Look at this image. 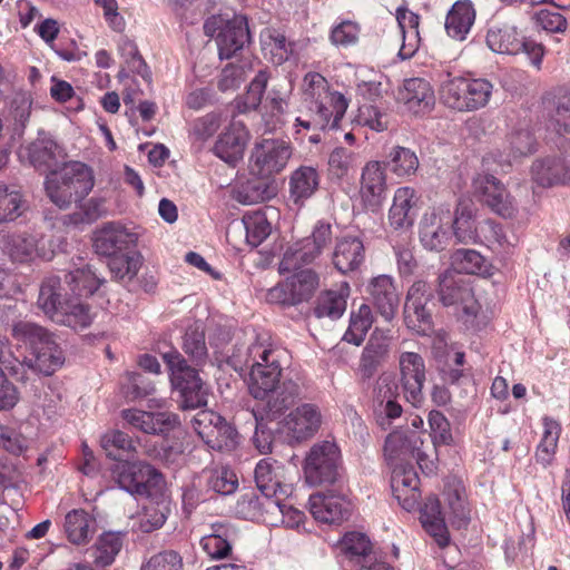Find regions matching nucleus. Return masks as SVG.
I'll use <instances>...</instances> for the list:
<instances>
[{
    "instance_id": "c85d7f7f",
    "label": "nucleus",
    "mask_w": 570,
    "mask_h": 570,
    "mask_svg": "<svg viewBox=\"0 0 570 570\" xmlns=\"http://www.w3.org/2000/svg\"><path fill=\"white\" fill-rule=\"evenodd\" d=\"M71 297L66 278L62 281L58 275H50L40 285L37 305L48 317L52 318Z\"/></svg>"
},
{
    "instance_id": "cd10ccee",
    "label": "nucleus",
    "mask_w": 570,
    "mask_h": 570,
    "mask_svg": "<svg viewBox=\"0 0 570 570\" xmlns=\"http://www.w3.org/2000/svg\"><path fill=\"white\" fill-rule=\"evenodd\" d=\"M283 465L271 458L261 460L255 468L254 478L258 490L266 498H279L288 494L283 483Z\"/></svg>"
},
{
    "instance_id": "72a5a7b5",
    "label": "nucleus",
    "mask_w": 570,
    "mask_h": 570,
    "mask_svg": "<svg viewBox=\"0 0 570 570\" xmlns=\"http://www.w3.org/2000/svg\"><path fill=\"white\" fill-rule=\"evenodd\" d=\"M348 295L350 286L346 283L342 284L337 288H332L322 292L315 302V316L318 318H340L346 309Z\"/></svg>"
},
{
    "instance_id": "13d9d810",
    "label": "nucleus",
    "mask_w": 570,
    "mask_h": 570,
    "mask_svg": "<svg viewBox=\"0 0 570 570\" xmlns=\"http://www.w3.org/2000/svg\"><path fill=\"white\" fill-rule=\"evenodd\" d=\"M446 510L445 517L456 527L465 525L470 519V510L466 504L463 490L460 488H449L445 491Z\"/></svg>"
},
{
    "instance_id": "0e129e2a",
    "label": "nucleus",
    "mask_w": 570,
    "mask_h": 570,
    "mask_svg": "<svg viewBox=\"0 0 570 570\" xmlns=\"http://www.w3.org/2000/svg\"><path fill=\"white\" fill-rule=\"evenodd\" d=\"M216 429L205 440V443L213 450L232 451L236 448L238 433L224 417L217 423Z\"/></svg>"
},
{
    "instance_id": "6e6552de",
    "label": "nucleus",
    "mask_w": 570,
    "mask_h": 570,
    "mask_svg": "<svg viewBox=\"0 0 570 570\" xmlns=\"http://www.w3.org/2000/svg\"><path fill=\"white\" fill-rule=\"evenodd\" d=\"M342 456L337 444L333 441L315 443L308 451L304 473L312 485L335 483L341 478Z\"/></svg>"
},
{
    "instance_id": "a878e982",
    "label": "nucleus",
    "mask_w": 570,
    "mask_h": 570,
    "mask_svg": "<svg viewBox=\"0 0 570 570\" xmlns=\"http://www.w3.org/2000/svg\"><path fill=\"white\" fill-rule=\"evenodd\" d=\"M248 139L249 135L244 124L233 121L230 126L219 135L214 146V153L225 163L235 165L243 158Z\"/></svg>"
},
{
    "instance_id": "603ef678",
    "label": "nucleus",
    "mask_w": 570,
    "mask_h": 570,
    "mask_svg": "<svg viewBox=\"0 0 570 570\" xmlns=\"http://www.w3.org/2000/svg\"><path fill=\"white\" fill-rule=\"evenodd\" d=\"M560 432L561 426L556 420L543 419V434L537 448L535 459L544 468L551 463L554 456Z\"/></svg>"
},
{
    "instance_id": "49530a36",
    "label": "nucleus",
    "mask_w": 570,
    "mask_h": 570,
    "mask_svg": "<svg viewBox=\"0 0 570 570\" xmlns=\"http://www.w3.org/2000/svg\"><path fill=\"white\" fill-rule=\"evenodd\" d=\"M281 354L282 351L277 348H271L263 344L256 343L247 348L246 357L244 361L234 360L235 366H246L249 368L256 367H274L282 368L281 366Z\"/></svg>"
},
{
    "instance_id": "e2e57ef3",
    "label": "nucleus",
    "mask_w": 570,
    "mask_h": 570,
    "mask_svg": "<svg viewBox=\"0 0 570 570\" xmlns=\"http://www.w3.org/2000/svg\"><path fill=\"white\" fill-rule=\"evenodd\" d=\"M358 161L357 154L345 147H336L328 157V171L332 177L342 179L353 170Z\"/></svg>"
},
{
    "instance_id": "6e6d98bb",
    "label": "nucleus",
    "mask_w": 570,
    "mask_h": 570,
    "mask_svg": "<svg viewBox=\"0 0 570 570\" xmlns=\"http://www.w3.org/2000/svg\"><path fill=\"white\" fill-rule=\"evenodd\" d=\"M121 548L122 535L120 532L102 533L95 546V563L99 567H107L111 564Z\"/></svg>"
},
{
    "instance_id": "a18cd8bd",
    "label": "nucleus",
    "mask_w": 570,
    "mask_h": 570,
    "mask_svg": "<svg viewBox=\"0 0 570 570\" xmlns=\"http://www.w3.org/2000/svg\"><path fill=\"white\" fill-rule=\"evenodd\" d=\"M374 315L372 308L367 304H361L356 311H352L350 317V325L343 336L347 343L360 346L372 327Z\"/></svg>"
},
{
    "instance_id": "393cba45",
    "label": "nucleus",
    "mask_w": 570,
    "mask_h": 570,
    "mask_svg": "<svg viewBox=\"0 0 570 570\" xmlns=\"http://www.w3.org/2000/svg\"><path fill=\"white\" fill-rule=\"evenodd\" d=\"M366 292L370 295L377 313L386 321L391 322L400 304V295L393 278L389 275H379L373 277L367 285Z\"/></svg>"
},
{
    "instance_id": "338daca9",
    "label": "nucleus",
    "mask_w": 570,
    "mask_h": 570,
    "mask_svg": "<svg viewBox=\"0 0 570 570\" xmlns=\"http://www.w3.org/2000/svg\"><path fill=\"white\" fill-rule=\"evenodd\" d=\"M208 487L216 493L228 495L236 491L238 480L228 466H216L209 470Z\"/></svg>"
},
{
    "instance_id": "8fccbe9b",
    "label": "nucleus",
    "mask_w": 570,
    "mask_h": 570,
    "mask_svg": "<svg viewBox=\"0 0 570 570\" xmlns=\"http://www.w3.org/2000/svg\"><path fill=\"white\" fill-rule=\"evenodd\" d=\"M282 368H250L249 391L255 399L264 400L279 384Z\"/></svg>"
},
{
    "instance_id": "4468645a",
    "label": "nucleus",
    "mask_w": 570,
    "mask_h": 570,
    "mask_svg": "<svg viewBox=\"0 0 570 570\" xmlns=\"http://www.w3.org/2000/svg\"><path fill=\"white\" fill-rule=\"evenodd\" d=\"M476 195L497 215L513 218L518 213V203L505 186L493 175H478L473 180Z\"/></svg>"
},
{
    "instance_id": "c9c22d12",
    "label": "nucleus",
    "mask_w": 570,
    "mask_h": 570,
    "mask_svg": "<svg viewBox=\"0 0 570 570\" xmlns=\"http://www.w3.org/2000/svg\"><path fill=\"white\" fill-rule=\"evenodd\" d=\"M396 20L402 35V46L399 50V57L403 60L410 59L419 49V16L407 9L399 8Z\"/></svg>"
},
{
    "instance_id": "e433bc0d",
    "label": "nucleus",
    "mask_w": 570,
    "mask_h": 570,
    "mask_svg": "<svg viewBox=\"0 0 570 570\" xmlns=\"http://www.w3.org/2000/svg\"><path fill=\"white\" fill-rule=\"evenodd\" d=\"M475 11L468 0L456 1L449 11L445 20V29L450 37L464 40L474 23Z\"/></svg>"
},
{
    "instance_id": "9d476101",
    "label": "nucleus",
    "mask_w": 570,
    "mask_h": 570,
    "mask_svg": "<svg viewBox=\"0 0 570 570\" xmlns=\"http://www.w3.org/2000/svg\"><path fill=\"white\" fill-rule=\"evenodd\" d=\"M293 272L292 276L267 292V302L294 306L312 297L320 285L317 274L309 268Z\"/></svg>"
},
{
    "instance_id": "5fc2aeb1",
    "label": "nucleus",
    "mask_w": 570,
    "mask_h": 570,
    "mask_svg": "<svg viewBox=\"0 0 570 570\" xmlns=\"http://www.w3.org/2000/svg\"><path fill=\"white\" fill-rule=\"evenodd\" d=\"M183 350L197 365L206 362L208 352L205 341V331L202 324L195 323L187 328L184 336Z\"/></svg>"
},
{
    "instance_id": "20e7f679",
    "label": "nucleus",
    "mask_w": 570,
    "mask_h": 570,
    "mask_svg": "<svg viewBox=\"0 0 570 570\" xmlns=\"http://www.w3.org/2000/svg\"><path fill=\"white\" fill-rule=\"evenodd\" d=\"M493 85L484 78L454 77L442 82L441 100L459 111H473L485 107L492 96Z\"/></svg>"
},
{
    "instance_id": "680f3d73",
    "label": "nucleus",
    "mask_w": 570,
    "mask_h": 570,
    "mask_svg": "<svg viewBox=\"0 0 570 570\" xmlns=\"http://www.w3.org/2000/svg\"><path fill=\"white\" fill-rule=\"evenodd\" d=\"M426 305L428 302L405 303L404 305V320L407 327L423 335L432 328V315Z\"/></svg>"
},
{
    "instance_id": "ddd939ff",
    "label": "nucleus",
    "mask_w": 570,
    "mask_h": 570,
    "mask_svg": "<svg viewBox=\"0 0 570 570\" xmlns=\"http://www.w3.org/2000/svg\"><path fill=\"white\" fill-rule=\"evenodd\" d=\"M292 155L288 142L279 139H264L252 153V171L261 177H269L282 171Z\"/></svg>"
},
{
    "instance_id": "f257e3e1",
    "label": "nucleus",
    "mask_w": 570,
    "mask_h": 570,
    "mask_svg": "<svg viewBox=\"0 0 570 570\" xmlns=\"http://www.w3.org/2000/svg\"><path fill=\"white\" fill-rule=\"evenodd\" d=\"M12 332L16 337L30 344V355L23 358L22 366L49 376L63 365L65 352L55 336L43 327L30 322H19L13 325Z\"/></svg>"
},
{
    "instance_id": "473e14b6",
    "label": "nucleus",
    "mask_w": 570,
    "mask_h": 570,
    "mask_svg": "<svg viewBox=\"0 0 570 570\" xmlns=\"http://www.w3.org/2000/svg\"><path fill=\"white\" fill-rule=\"evenodd\" d=\"M445 513L441 511L440 501L430 497L421 509L420 520L425 531L432 535L440 547L449 543V532L445 525Z\"/></svg>"
},
{
    "instance_id": "6ab92c4d",
    "label": "nucleus",
    "mask_w": 570,
    "mask_h": 570,
    "mask_svg": "<svg viewBox=\"0 0 570 570\" xmlns=\"http://www.w3.org/2000/svg\"><path fill=\"white\" fill-rule=\"evenodd\" d=\"M385 167L376 160L366 163L360 179V197L362 204L371 212H377L386 197Z\"/></svg>"
},
{
    "instance_id": "2eb2a0df",
    "label": "nucleus",
    "mask_w": 570,
    "mask_h": 570,
    "mask_svg": "<svg viewBox=\"0 0 570 570\" xmlns=\"http://www.w3.org/2000/svg\"><path fill=\"white\" fill-rule=\"evenodd\" d=\"M452 214L449 207H432L424 213L419 226V236L422 246L429 250L440 252L445 248L450 239V225Z\"/></svg>"
},
{
    "instance_id": "a19ab883",
    "label": "nucleus",
    "mask_w": 570,
    "mask_h": 570,
    "mask_svg": "<svg viewBox=\"0 0 570 570\" xmlns=\"http://www.w3.org/2000/svg\"><path fill=\"white\" fill-rule=\"evenodd\" d=\"M450 227H452L453 235L459 243H479L480 225H475L472 208L469 204H459L455 212V217H452Z\"/></svg>"
},
{
    "instance_id": "f704fd0d",
    "label": "nucleus",
    "mask_w": 570,
    "mask_h": 570,
    "mask_svg": "<svg viewBox=\"0 0 570 570\" xmlns=\"http://www.w3.org/2000/svg\"><path fill=\"white\" fill-rule=\"evenodd\" d=\"M63 530L72 544H86L95 533V519L83 509H75L65 517Z\"/></svg>"
},
{
    "instance_id": "bf43d9fd",
    "label": "nucleus",
    "mask_w": 570,
    "mask_h": 570,
    "mask_svg": "<svg viewBox=\"0 0 570 570\" xmlns=\"http://www.w3.org/2000/svg\"><path fill=\"white\" fill-rule=\"evenodd\" d=\"M246 242L252 247L261 245L271 234V224L262 212L247 213L243 217Z\"/></svg>"
},
{
    "instance_id": "7c9ffc66",
    "label": "nucleus",
    "mask_w": 570,
    "mask_h": 570,
    "mask_svg": "<svg viewBox=\"0 0 570 570\" xmlns=\"http://www.w3.org/2000/svg\"><path fill=\"white\" fill-rule=\"evenodd\" d=\"M364 261V246L355 236H344L336 240L332 262L334 267L343 274L353 272Z\"/></svg>"
},
{
    "instance_id": "37998d69",
    "label": "nucleus",
    "mask_w": 570,
    "mask_h": 570,
    "mask_svg": "<svg viewBox=\"0 0 570 570\" xmlns=\"http://www.w3.org/2000/svg\"><path fill=\"white\" fill-rule=\"evenodd\" d=\"M65 277L69 291L76 297L91 296L105 282L90 266L66 273Z\"/></svg>"
},
{
    "instance_id": "2f4dec72",
    "label": "nucleus",
    "mask_w": 570,
    "mask_h": 570,
    "mask_svg": "<svg viewBox=\"0 0 570 570\" xmlns=\"http://www.w3.org/2000/svg\"><path fill=\"white\" fill-rule=\"evenodd\" d=\"M399 99L410 111L425 112L434 105V92L426 80L412 78L404 81Z\"/></svg>"
},
{
    "instance_id": "58836bf2",
    "label": "nucleus",
    "mask_w": 570,
    "mask_h": 570,
    "mask_svg": "<svg viewBox=\"0 0 570 570\" xmlns=\"http://www.w3.org/2000/svg\"><path fill=\"white\" fill-rule=\"evenodd\" d=\"M299 386L292 382H284L282 385L275 387L274 392L265 397L267 403L265 405V414L268 420H274L279 416L285 410L289 409L299 399Z\"/></svg>"
},
{
    "instance_id": "ea45409f",
    "label": "nucleus",
    "mask_w": 570,
    "mask_h": 570,
    "mask_svg": "<svg viewBox=\"0 0 570 570\" xmlns=\"http://www.w3.org/2000/svg\"><path fill=\"white\" fill-rule=\"evenodd\" d=\"M320 186V175L312 166H301L289 178V193L295 203L309 198Z\"/></svg>"
},
{
    "instance_id": "f03ea898",
    "label": "nucleus",
    "mask_w": 570,
    "mask_h": 570,
    "mask_svg": "<svg viewBox=\"0 0 570 570\" xmlns=\"http://www.w3.org/2000/svg\"><path fill=\"white\" fill-rule=\"evenodd\" d=\"M95 180L90 167L80 161H69L51 170L45 180L49 199L61 209L83 199L94 188Z\"/></svg>"
},
{
    "instance_id": "423d86ee",
    "label": "nucleus",
    "mask_w": 570,
    "mask_h": 570,
    "mask_svg": "<svg viewBox=\"0 0 570 570\" xmlns=\"http://www.w3.org/2000/svg\"><path fill=\"white\" fill-rule=\"evenodd\" d=\"M438 281V294L441 303L444 306L453 307L454 314L464 323L472 322L481 307L469 283L452 269L444 271Z\"/></svg>"
},
{
    "instance_id": "79ce46f5",
    "label": "nucleus",
    "mask_w": 570,
    "mask_h": 570,
    "mask_svg": "<svg viewBox=\"0 0 570 570\" xmlns=\"http://www.w3.org/2000/svg\"><path fill=\"white\" fill-rule=\"evenodd\" d=\"M261 43L264 56L273 63L281 65L292 52V45L283 32L274 28H265L261 33Z\"/></svg>"
},
{
    "instance_id": "bb28decb",
    "label": "nucleus",
    "mask_w": 570,
    "mask_h": 570,
    "mask_svg": "<svg viewBox=\"0 0 570 570\" xmlns=\"http://www.w3.org/2000/svg\"><path fill=\"white\" fill-rule=\"evenodd\" d=\"M419 196L412 187H400L395 190L389 210V224L394 229H405L413 225L416 216Z\"/></svg>"
},
{
    "instance_id": "4d7b16f0",
    "label": "nucleus",
    "mask_w": 570,
    "mask_h": 570,
    "mask_svg": "<svg viewBox=\"0 0 570 570\" xmlns=\"http://www.w3.org/2000/svg\"><path fill=\"white\" fill-rule=\"evenodd\" d=\"M142 264L141 255L137 253L117 254L110 257L108 267L112 276L118 281H131L138 274Z\"/></svg>"
},
{
    "instance_id": "de8ad7c7",
    "label": "nucleus",
    "mask_w": 570,
    "mask_h": 570,
    "mask_svg": "<svg viewBox=\"0 0 570 570\" xmlns=\"http://www.w3.org/2000/svg\"><path fill=\"white\" fill-rule=\"evenodd\" d=\"M30 161L36 168L53 170L62 157L60 147L50 139H38L29 148Z\"/></svg>"
},
{
    "instance_id": "f8f14e48",
    "label": "nucleus",
    "mask_w": 570,
    "mask_h": 570,
    "mask_svg": "<svg viewBox=\"0 0 570 570\" xmlns=\"http://www.w3.org/2000/svg\"><path fill=\"white\" fill-rule=\"evenodd\" d=\"M323 424V414L315 403H302L293 409L281 422L282 432L291 442L312 439Z\"/></svg>"
},
{
    "instance_id": "4c0bfd02",
    "label": "nucleus",
    "mask_w": 570,
    "mask_h": 570,
    "mask_svg": "<svg viewBox=\"0 0 570 570\" xmlns=\"http://www.w3.org/2000/svg\"><path fill=\"white\" fill-rule=\"evenodd\" d=\"M51 320L73 330H83L91 324L94 315L89 305L85 304L80 297L72 296Z\"/></svg>"
},
{
    "instance_id": "dca6fc26",
    "label": "nucleus",
    "mask_w": 570,
    "mask_h": 570,
    "mask_svg": "<svg viewBox=\"0 0 570 570\" xmlns=\"http://www.w3.org/2000/svg\"><path fill=\"white\" fill-rule=\"evenodd\" d=\"M116 480L131 494L149 495L151 489L161 485L163 475L148 463H122L117 466Z\"/></svg>"
},
{
    "instance_id": "c756f323",
    "label": "nucleus",
    "mask_w": 570,
    "mask_h": 570,
    "mask_svg": "<svg viewBox=\"0 0 570 570\" xmlns=\"http://www.w3.org/2000/svg\"><path fill=\"white\" fill-rule=\"evenodd\" d=\"M134 242V235L126 228L108 224L96 233L94 247L97 254L112 257L127 249Z\"/></svg>"
},
{
    "instance_id": "aec40b11",
    "label": "nucleus",
    "mask_w": 570,
    "mask_h": 570,
    "mask_svg": "<svg viewBox=\"0 0 570 570\" xmlns=\"http://www.w3.org/2000/svg\"><path fill=\"white\" fill-rule=\"evenodd\" d=\"M392 335L390 330L376 327L366 346L363 348L358 373L363 380H370L377 368L387 360L391 350Z\"/></svg>"
},
{
    "instance_id": "7ed1b4c3",
    "label": "nucleus",
    "mask_w": 570,
    "mask_h": 570,
    "mask_svg": "<svg viewBox=\"0 0 570 570\" xmlns=\"http://www.w3.org/2000/svg\"><path fill=\"white\" fill-rule=\"evenodd\" d=\"M390 465L417 463L420 469L431 474L435 471L434 449L425 444L422 433L415 430H396L389 434L384 448Z\"/></svg>"
},
{
    "instance_id": "f3484780",
    "label": "nucleus",
    "mask_w": 570,
    "mask_h": 570,
    "mask_svg": "<svg viewBox=\"0 0 570 570\" xmlns=\"http://www.w3.org/2000/svg\"><path fill=\"white\" fill-rule=\"evenodd\" d=\"M399 396L400 386L395 376L392 373L381 374L373 389V411L381 425L401 416L403 409L397 402Z\"/></svg>"
},
{
    "instance_id": "1a4fd4ad",
    "label": "nucleus",
    "mask_w": 570,
    "mask_h": 570,
    "mask_svg": "<svg viewBox=\"0 0 570 570\" xmlns=\"http://www.w3.org/2000/svg\"><path fill=\"white\" fill-rule=\"evenodd\" d=\"M332 226L328 223L318 222L312 236L304 238L295 246L289 247L279 263V272L299 269L303 265L314 262L322 250L332 242Z\"/></svg>"
},
{
    "instance_id": "a211bd4d",
    "label": "nucleus",
    "mask_w": 570,
    "mask_h": 570,
    "mask_svg": "<svg viewBox=\"0 0 570 570\" xmlns=\"http://www.w3.org/2000/svg\"><path fill=\"white\" fill-rule=\"evenodd\" d=\"M400 382L404 397L412 405L423 400L425 382V364L423 357L414 352H403L399 357Z\"/></svg>"
},
{
    "instance_id": "774afa93",
    "label": "nucleus",
    "mask_w": 570,
    "mask_h": 570,
    "mask_svg": "<svg viewBox=\"0 0 570 570\" xmlns=\"http://www.w3.org/2000/svg\"><path fill=\"white\" fill-rule=\"evenodd\" d=\"M550 127L558 136L570 134V98H560L551 108Z\"/></svg>"
},
{
    "instance_id": "4be33fe9",
    "label": "nucleus",
    "mask_w": 570,
    "mask_h": 570,
    "mask_svg": "<svg viewBox=\"0 0 570 570\" xmlns=\"http://www.w3.org/2000/svg\"><path fill=\"white\" fill-rule=\"evenodd\" d=\"M351 509L352 504L344 495L332 491L317 492L309 497V511L320 522H342L348 518Z\"/></svg>"
},
{
    "instance_id": "09e8293b",
    "label": "nucleus",
    "mask_w": 570,
    "mask_h": 570,
    "mask_svg": "<svg viewBox=\"0 0 570 570\" xmlns=\"http://www.w3.org/2000/svg\"><path fill=\"white\" fill-rule=\"evenodd\" d=\"M4 249L12 261L29 262L37 256V239L27 233L8 235L4 239Z\"/></svg>"
},
{
    "instance_id": "052dcab7",
    "label": "nucleus",
    "mask_w": 570,
    "mask_h": 570,
    "mask_svg": "<svg viewBox=\"0 0 570 570\" xmlns=\"http://www.w3.org/2000/svg\"><path fill=\"white\" fill-rule=\"evenodd\" d=\"M387 165L393 174L399 177H405L416 173L419 158L413 150L396 146L389 155Z\"/></svg>"
},
{
    "instance_id": "b1692460",
    "label": "nucleus",
    "mask_w": 570,
    "mask_h": 570,
    "mask_svg": "<svg viewBox=\"0 0 570 570\" xmlns=\"http://www.w3.org/2000/svg\"><path fill=\"white\" fill-rule=\"evenodd\" d=\"M121 417L129 426L147 434H161L179 424L178 415L169 412L127 409L121 411Z\"/></svg>"
},
{
    "instance_id": "864d4df0",
    "label": "nucleus",
    "mask_w": 570,
    "mask_h": 570,
    "mask_svg": "<svg viewBox=\"0 0 570 570\" xmlns=\"http://www.w3.org/2000/svg\"><path fill=\"white\" fill-rule=\"evenodd\" d=\"M233 532L225 525H213V532L200 540L204 551L212 558H224L230 549V535Z\"/></svg>"
},
{
    "instance_id": "39448f33",
    "label": "nucleus",
    "mask_w": 570,
    "mask_h": 570,
    "mask_svg": "<svg viewBox=\"0 0 570 570\" xmlns=\"http://www.w3.org/2000/svg\"><path fill=\"white\" fill-rule=\"evenodd\" d=\"M170 371L173 386L179 391L183 409H198L207 404V389L197 371L190 367L181 354L171 350L163 354Z\"/></svg>"
},
{
    "instance_id": "3c124183",
    "label": "nucleus",
    "mask_w": 570,
    "mask_h": 570,
    "mask_svg": "<svg viewBox=\"0 0 570 570\" xmlns=\"http://www.w3.org/2000/svg\"><path fill=\"white\" fill-rule=\"evenodd\" d=\"M26 208V202L19 189L0 184V224L16 220Z\"/></svg>"
},
{
    "instance_id": "c03bdc74",
    "label": "nucleus",
    "mask_w": 570,
    "mask_h": 570,
    "mask_svg": "<svg viewBox=\"0 0 570 570\" xmlns=\"http://www.w3.org/2000/svg\"><path fill=\"white\" fill-rule=\"evenodd\" d=\"M451 266L452 271L458 275H487L490 269V264L479 252L465 248L456 249L452 253Z\"/></svg>"
},
{
    "instance_id": "69168bd1",
    "label": "nucleus",
    "mask_w": 570,
    "mask_h": 570,
    "mask_svg": "<svg viewBox=\"0 0 570 570\" xmlns=\"http://www.w3.org/2000/svg\"><path fill=\"white\" fill-rule=\"evenodd\" d=\"M509 157L517 159L535 149V139L528 126L514 128L508 136Z\"/></svg>"
},
{
    "instance_id": "0eeeda50",
    "label": "nucleus",
    "mask_w": 570,
    "mask_h": 570,
    "mask_svg": "<svg viewBox=\"0 0 570 570\" xmlns=\"http://www.w3.org/2000/svg\"><path fill=\"white\" fill-rule=\"evenodd\" d=\"M204 32L216 37L220 59H229L250 40L247 18L235 14L232 19L212 16L204 23Z\"/></svg>"
},
{
    "instance_id": "5701e85b",
    "label": "nucleus",
    "mask_w": 570,
    "mask_h": 570,
    "mask_svg": "<svg viewBox=\"0 0 570 570\" xmlns=\"http://www.w3.org/2000/svg\"><path fill=\"white\" fill-rule=\"evenodd\" d=\"M391 489L393 495L406 511L413 510L421 497L419 476L412 464L392 465Z\"/></svg>"
},
{
    "instance_id": "9b49d317",
    "label": "nucleus",
    "mask_w": 570,
    "mask_h": 570,
    "mask_svg": "<svg viewBox=\"0 0 570 570\" xmlns=\"http://www.w3.org/2000/svg\"><path fill=\"white\" fill-rule=\"evenodd\" d=\"M489 47L499 53L518 55L523 52L537 68H541L544 47L533 40L521 36L514 27L492 29L487 35Z\"/></svg>"
},
{
    "instance_id": "412c9836",
    "label": "nucleus",
    "mask_w": 570,
    "mask_h": 570,
    "mask_svg": "<svg viewBox=\"0 0 570 570\" xmlns=\"http://www.w3.org/2000/svg\"><path fill=\"white\" fill-rule=\"evenodd\" d=\"M332 99L336 107V115H345L348 107L346 98L337 91L328 90L327 80L318 72H308L302 85V104L307 111L314 110V105L325 99Z\"/></svg>"
}]
</instances>
